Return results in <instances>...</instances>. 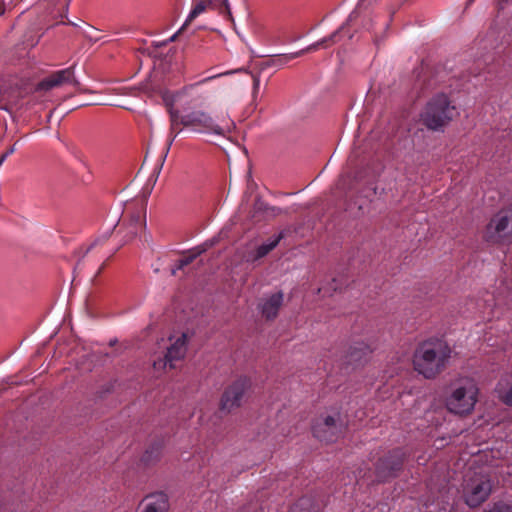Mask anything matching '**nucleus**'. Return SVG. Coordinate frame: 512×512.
Returning a JSON list of instances; mask_svg holds the SVG:
<instances>
[{
  "mask_svg": "<svg viewBox=\"0 0 512 512\" xmlns=\"http://www.w3.org/2000/svg\"><path fill=\"white\" fill-rule=\"evenodd\" d=\"M451 349L442 340H428L420 343L413 355L415 371L427 379L435 378L446 367Z\"/></svg>",
  "mask_w": 512,
  "mask_h": 512,
  "instance_id": "f257e3e1",
  "label": "nucleus"
},
{
  "mask_svg": "<svg viewBox=\"0 0 512 512\" xmlns=\"http://www.w3.org/2000/svg\"><path fill=\"white\" fill-rule=\"evenodd\" d=\"M181 124L183 128L194 133L224 136L232 122L227 117L214 119L203 110H195L182 114Z\"/></svg>",
  "mask_w": 512,
  "mask_h": 512,
  "instance_id": "f03ea898",
  "label": "nucleus"
},
{
  "mask_svg": "<svg viewBox=\"0 0 512 512\" xmlns=\"http://www.w3.org/2000/svg\"><path fill=\"white\" fill-rule=\"evenodd\" d=\"M457 114V109L451 104L448 96L441 93L434 96L427 103L421 118L428 129L438 131L445 127Z\"/></svg>",
  "mask_w": 512,
  "mask_h": 512,
  "instance_id": "7ed1b4c3",
  "label": "nucleus"
},
{
  "mask_svg": "<svg viewBox=\"0 0 512 512\" xmlns=\"http://www.w3.org/2000/svg\"><path fill=\"white\" fill-rule=\"evenodd\" d=\"M484 239L491 244L512 243V206L497 212L485 228Z\"/></svg>",
  "mask_w": 512,
  "mask_h": 512,
  "instance_id": "20e7f679",
  "label": "nucleus"
},
{
  "mask_svg": "<svg viewBox=\"0 0 512 512\" xmlns=\"http://www.w3.org/2000/svg\"><path fill=\"white\" fill-rule=\"evenodd\" d=\"M478 389L472 382L456 388L446 400L447 409L457 415L472 412L477 402Z\"/></svg>",
  "mask_w": 512,
  "mask_h": 512,
  "instance_id": "39448f33",
  "label": "nucleus"
},
{
  "mask_svg": "<svg viewBox=\"0 0 512 512\" xmlns=\"http://www.w3.org/2000/svg\"><path fill=\"white\" fill-rule=\"evenodd\" d=\"M345 422L339 413L321 416L312 426L313 435L322 442H335L344 432Z\"/></svg>",
  "mask_w": 512,
  "mask_h": 512,
  "instance_id": "423d86ee",
  "label": "nucleus"
},
{
  "mask_svg": "<svg viewBox=\"0 0 512 512\" xmlns=\"http://www.w3.org/2000/svg\"><path fill=\"white\" fill-rule=\"evenodd\" d=\"M406 453L401 448H396L380 458L375 464V473L379 481L394 478L402 470Z\"/></svg>",
  "mask_w": 512,
  "mask_h": 512,
  "instance_id": "0eeeda50",
  "label": "nucleus"
},
{
  "mask_svg": "<svg viewBox=\"0 0 512 512\" xmlns=\"http://www.w3.org/2000/svg\"><path fill=\"white\" fill-rule=\"evenodd\" d=\"M146 228V208L144 205H138L130 211L126 208L123 212L122 224L118 232L125 231V242L132 240Z\"/></svg>",
  "mask_w": 512,
  "mask_h": 512,
  "instance_id": "6e6552de",
  "label": "nucleus"
},
{
  "mask_svg": "<svg viewBox=\"0 0 512 512\" xmlns=\"http://www.w3.org/2000/svg\"><path fill=\"white\" fill-rule=\"evenodd\" d=\"M251 382L247 377H240L229 385L221 398L220 409L230 412L241 405L246 391L250 388Z\"/></svg>",
  "mask_w": 512,
  "mask_h": 512,
  "instance_id": "1a4fd4ad",
  "label": "nucleus"
},
{
  "mask_svg": "<svg viewBox=\"0 0 512 512\" xmlns=\"http://www.w3.org/2000/svg\"><path fill=\"white\" fill-rule=\"evenodd\" d=\"M187 352V335L183 333L180 337H178L174 343H172L168 348L167 352L164 356L163 360H160L158 362H154V367H160L161 365L163 368H166L167 366L170 369H174L177 367V362L183 360L185 354Z\"/></svg>",
  "mask_w": 512,
  "mask_h": 512,
  "instance_id": "9d476101",
  "label": "nucleus"
},
{
  "mask_svg": "<svg viewBox=\"0 0 512 512\" xmlns=\"http://www.w3.org/2000/svg\"><path fill=\"white\" fill-rule=\"evenodd\" d=\"M491 492L490 480L481 479L465 490V503L470 508H477L488 499Z\"/></svg>",
  "mask_w": 512,
  "mask_h": 512,
  "instance_id": "9b49d317",
  "label": "nucleus"
},
{
  "mask_svg": "<svg viewBox=\"0 0 512 512\" xmlns=\"http://www.w3.org/2000/svg\"><path fill=\"white\" fill-rule=\"evenodd\" d=\"M72 82L77 84V81L74 78V67H68L66 69L58 70L44 78L36 85L35 91H49L65 83Z\"/></svg>",
  "mask_w": 512,
  "mask_h": 512,
  "instance_id": "f8f14e48",
  "label": "nucleus"
},
{
  "mask_svg": "<svg viewBox=\"0 0 512 512\" xmlns=\"http://www.w3.org/2000/svg\"><path fill=\"white\" fill-rule=\"evenodd\" d=\"M167 105H168V113L170 116V130H169L167 145H166L165 150L163 151V154L161 156L159 167L157 169V173H159L161 168L163 167L164 161L169 153V150H170V147H171L173 141L176 139L178 134L183 129V126L181 124L180 112L173 108L172 103H169Z\"/></svg>",
  "mask_w": 512,
  "mask_h": 512,
  "instance_id": "ddd939ff",
  "label": "nucleus"
},
{
  "mask_svg": "<svg viewBox=\"0 0 512 512\" xmlns=\"http://www.w3.org/2000/svg\"><path fill=\"white\" fill-rule=\"evenodd\" d=\"M23 98L22 91L17 84H0V108L11 113L12 109Z\"/></svg>",
  "mask_w": 512,
  "mask_h": 512,
  "instance_id": "4468645a",
  "label": "nucleus"
},
{
  "mask_svg": "<svg viewBox=\"0 0 512 512\" xmlns=\"http://www.w3.org/2000/svg\"><path fill=\"white\" fill-rule=\"evenodd\" d=\"M142 512H168V497L163 492H158L146 496L138 508Z\"/></svg>",
  "mask_w": 512,
  "mask_h": 512,
  "instance_id": "2eb2a0df",
  "label": "nucleus"
},
{
  "mask_svg": "<svg viewBox=\"0 0 512 512\" xmlns=\"http://www.w3.org/2000/svg\"><path fill=\"white\" fill-rule=\"evenodd\" d=\"M356 17H357V12L356 11L351 12L346 23L341 25V27H339V29L334 31L329 36L324 37V38L320 39L319 41L307 46L306 48L299 50L298 52H301V56H302L305 53L314 52L320 48H327L328 46L336 43L338 41V36L340 35V33H342L345 30L346 26L350 22H352Z\"/></svg>",
  "mask_w": 512,
  "mask_h": 512,
  "instance_id": "dca6fc26",
  "label": "nucleus"
},
{
  "mask_svg": "<svg viewBox=\"0 0 512 512\" xmlns=\"http://www.w3.org/2000/svg\"><path fill=\"white\" fill-rule=\"evenodd\" d=\"M372 352L370 346L364 342H355L350 346L344 363L347 365H355L361 363Z\"/></svg>",
  "mask_w": 512,
  "mask_h": 512,
  "instance_id": "f3484780",
  "label": "nucleus"
},
{
  "mask_svg": "<svg viewBox=\"0 0 512 512\" xmlns=\"http://www.w3.org/2000/svg\"><path fill=\"white\" fill-rule=\"evenodd\" d=\"M322 506V500L315 496L308 495L298 499L288 512H319Z\"/></svg>",
  "mask_w": 512,
  "mask_h": 512,
  "instance_id": "a211bd4d",
  "label": "nucleus"
},
{
  "mask_svg": "<svg viewBox=\"0 0 512 512\" xmlns=\"http://www.w3.org/2000/svg\"><path fill=\"white\" fill-rule=\"evenodd\" d=\"M283 303V293L277 292L267 298L261 305L262 315L267 319H274Z\"/></svg>",
  "mask_w": 512,
  "mask_h": 512,
  "instance_id": "6ab92c4d",
  "label": "nucleus"
},
{
  "mask_svg": "<svg viewBox=\"0 0 512 512\" xmlns=\"http://www.w3.org/2000/svg\"><path fill=\"white\" fill-rule=\"evenodd\" d=\"M283 237L284 234L283 232H281L278 235L268 239L267 242L258 246L257 249L255 250V253L252 256V261H257L265 257L267 254H269L274 248L277 247V245L283 239Z\"/></svg>",
  "mask_w": 512,
  "mask_h": 512,
  "instance_id": "aec40b11",
  "label": "nucleus"
},
{
  "mask_svg": "<svg viewBox=\"0 0 512 512\" xmlns=\"http://www.w3.org/2000/svg\"><path fill=\"white\" fill-rule=\"evenodd\" d=\"M204 251V249H199V250H193L191 252H189L188 254L184 255L182 258H180L175 267L172 268L171 270V274L173 276L176 275L177 273V270H182L184 269L186 266H188L189 264H191L202 252Z\"/></svg>",
  "mask_w": 512,
  "mask_h": 512,
  "instance_id": "412c9836",
  "label": "nucleus"
},
{
  "mask_svg": "<svg viewBox=\"0 0 512 512\" xmlns=\"http://www.w3.org/2000/svg\"><path fill=\"white\" fill-rule=\"evenodd\" d=\"M161 449H162L161 441H157V442L151 444L144 452L142 459H141L142 462H144L145 464L148 465V464L154 462L155 460H157L160 457Z\"/></svg>",
  "mask_w": 512,
  "mask_h": 512,
  "instance_id": "4be33fe9",
  "label": "nucleus"
},
{
  "mask_svg": "<svg viewBox=\"0 0 512 512\" xmlns=\"http://www.w3.org/2000/svg\"><path fill=\"white\" fill-rule=\"evenodd\" d=\"M301 57V52H293V53H286V54H278L274 55L270 59V64L277 67H282L286 65L288 62Z\"/></svg>",
  "mask_w": 512,
  "mask_h": 512,
  "instance_id": "5701e85b",
  "label": "nucleus"
},
{
  "mask_svg": "<svg viewBox=\"0 0 512 512\" xmlns=\"http://www.w3.org/2000/svg\"><path fill=\"white\" fill-rule=\"evenodd\" d=\"M208 4L219 10V13L226 16L229 20H233L228 0H208Z\"/></svg>",
  "mask_w": 512,
  "mask_h": 512,
  "instance_id": "b1692460",
  "label": "nucleus"
},
{
  "mask_svg": "<svg viewBox=\"0 0 512 512\" xmlns=\"http://www.w3.org/2000/svg\"><path fill=\"white\" fill-rule=\"evenodd\" d=\"M206 9V5L204 2L197 3L191 12L189 13L185 23L182 26V29H185L186 26L189 25L196 17H198L202 12H204Z\"/></svg>",
  "mask_w": 512,
  "mask_h": 512,
  "instance_id": "393cba45",
  "label": "nucleus"
},
{
  "mask_svg": "<svg viewBox=\"0 0 512 512\" xmlns=\"http://www.w3.org/2000/svg\"><path fill=\"white\" fill-rule=\"evenodd\" d=\"M483 512H512V504L502 500L496 501L489 509H486Z\"/></svg>",
  "mask_w": 512,
  "mask_h": 512,
  "instance_id": "a878e982",
  "label": "nucleus"
},
{
  "mask_svg": "<svg viewBox=\"0 0 512 512\" xmlns=\"http://www.w3.org/2000/svg\"><path fill=\"white\" fill-rule=\"evenodd\" d=\"M499 399L507 406H512V382L506 390H499Z\"/></svg>",
  "mask_w": 512,
  "mask_h": 512,
  "instance_id": "bb28decb",
  "label": "nucleus"
},
{
  "mask_svg": "<svg viewBox=\"0 0 512 512\" xmlns=\"http://www.w3.org/2000/svg\"><path fill=\"white\" fill-rule=\"evenodd\" d=\"M254 209L256 211H263L265 213H272L273 215L276 213V211H281L280 208L278 207H272V206H269L268 204H266L265 202L261 201V200H257L255 205H254Z\"/></svg>",
  "mask_w": 512,
  "mask_h": 512,
  "instance_id": "cd10ccee",
  "label": "nucleus"
},
{
  "mask_svg": "<svg viewBox=\"0 0 512 512\" xmlns=\"http://www.w3.org/2000/svg\"><path fill=\"white\" fill-rule=\"evenodd\" d=\"M253 79L252 95L255 98L259 92L260 87V76L259 74H251Z\"/></svg>",
  "mask_w": 512,
  "mask_h": 512,
  "instance_id": "c85d7f7f",
  "label": "nucleus"
},
{
  "mask_svg": "<svg viewBox=\"0 0 512 512\" xmlns=\"http://www.w3.org/2000/svg\"><path fill=\"white\" fill-rule=\"evenodd\" d=\"M330 288L327 287H320L318 288V293L321 294L323 297L330 296Z\"/></svg>",
  "mask_w": 512,
  "mask_h": 512,
  "instance_id": "c756f323",
  "label": "nucleus"
},
{
  "mask_svg": "<svg viewBox=\"0 0 512 512\" xmlns=\"http://www.w3.org/2000/svg\"><path fill=\"white\" fill-rule=\"evenodd\" d=\"M15 144L13 146H11L9 149H7L1 156L4 157V159L6 160V158L8 156H10L11 154H13L15 152Z\"/></svg>",
  "mask_w": 512,
  "mask_h": 512,
  "instance_id": "7c9ffc66",
  "label": "nucleus"
},
{
  "mask_svg": "<svg viewBox=\"0 0 512 512\" xmlns=\"http://www.w3.org/2000/svg\"><path fill=\"white\" fill-rule=\"evenodd\" d=\"M333 291H337L339 289H341V287L339 285H337V280L334 278L332 279V288H331Z\"/></svg>",
  "mask_w": 512,
  "mask_h": 512,
  "instance_id": "2f4dec72",
  "label": "nucleus"
},
{
  "mask_svg": "<svg viewBox=\"0 0 512 512\" xmlns=\"http://www.w3.org/2000/svg\"><path fill=\"white\" fill-rule=\"evenodd\" d=\"M4 13H5V6H4V3L1 2L0 3V16H2Z\"/></svg>",
  "mask_w": 512,
  "mask_h": 512,
  "instance_id": "473e14b6",
  "label": "nucleus"
},
{
  "mask_svg": "<svg viewBox=\"0 0 512 512\" xmlns=\"http://www.w3.org/2000/svg\"><path fill=\"white\" fill-rule=\"evenodd\" d=\"M495 34H496V32H495L494 30H491V31L489 32L488 38H489V39H490V38H493V37L495 36Z\"/></svg>",
  "mask_w": 512,
  "mask_h": 512,
  "instance_id": "72a5a7b5",
  "label": "nucleus"
},
{
  "mask_svg": "<svg viewBox=\"0 0 512 512\" xmlns=\"http://www.w3.org/2000/svg\"><path fill=\"white\" fill-rule=\"evenodd\" d=\"M104 267H105V263H103V264L100 266V268L98 269V273H100V272L104 269Z\"/></svg>",
  "mask_w": 512,
  "mask_h": 512,
  "instance_id": "f704fd0d",
  "label": "nucleus"
},
{
  "mask_svg": "<svg viewBox=\"0 0 512 512\" xmlns=\"http://www.w3.org/2000/svg\"><path fill=\"white\" fill-rule=\"evenodd\" d=\"M4 161H5L4 157L0 156V166L3 164Z\"/></svg>",
  "mask_w": 512,
  "mask_h": 512,
  "instance_id": "c9c22d12",
  "label": "nucleus"
},
{
  "mask_svg": "<svg viewBox=\"0 0 512 512\" xmlns=\"http://www.w3.org/2000/svg\"><path fill=\"white\" fill-rule=\"evenodd\" d=\"M108 237H109V234H106V235L104 236V238L102 239V242L106 241V240L108 239Z\"/></svg>",
  "mask_w": 512,
  "mask_h": 512,
  "instance_id": "e433bc0d",
  "label": "nucleus"
},
{
  "mask_svg": "<svg viewBox=\"0 0 512 512\" xmlns=\"http://www.w3.org/2000/svg\"><path fill=\"white\" fill-rule=\"evenodd\" d=\"M98 241H99V240H97L96 242H94V244H92V245L88 248V250H90L94 245H97Z\"/></svg>",
  "mask_w": 512,
  "mask_h": 512,
  "instance_id": "4c0bfd02",
  "label": "nucleus"
},
{
  "mask_svg": "<svg viewBox=\"0 0 512 512\" xmlns=\"http://www.w3.org/2000/svg\"><path fill=\"white\" fill-rule=\"evenodd\" d=\"M212 78H213V77L206 78V79H204L201 83H203V82H207V81H209V80H210V79H212Z\"/></svg>",
  "mask_w": 512,
  "mask_h": 512,
  "instance_id": "58836bf2",
  "label": "nucleus"
},
{
  "mask_svg": "<svg viewBox=\"0 0 512 512\" xmlns=\"http://www.w3.org/2000/svg\"><path fill=\"white\" fill-rule=\"evenodd\" d=\"M183 29L181 28L178 32H176V35H179V33L182 31Z\"/></svg>",
  "mask_w": 512,
  "mask_h": 512,
  "instance_id": "ea45409f",
  "label": "nucleus"
},
{
  "mask_svg": "<svg viewBox=\"0 0 512 512\" xmlns=\"http://www.w3.org/2000/svg\"><path fill=\"white\" fill-rule=\"evenodd\" d=\"M176 34L172 36L171 40H174L176 38Z\"/></svg>",
  "mask_w": 512,
  "mask_h": 512,
  "instance_id": "a19ab883",
  "label": "nucleus"
},
{
  "mask_svg": "<svg viewBox=\"0 0 512 512\" xmlns=\"http://www.w3.org/2000/svg\"><path fill=\"white\" fill-rule=\"evenodd\" d=\"M510 40H511V36H509V38L506 40V42L508 43V42H510Z\"/></svg>",
  "mask_w": 512,
  "mask_h": 512,
  "instance_id": "79ce46f5",
  "label": "nucleus"
}]
</instances>
